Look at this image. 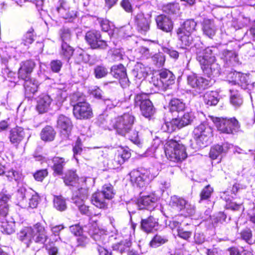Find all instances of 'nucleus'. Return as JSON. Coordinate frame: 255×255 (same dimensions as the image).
Returning <instances> with one entry per match:
<instances>
[{
    "label": "nucleus",
    "instance_id": "obj_1",
    "mask_svg": "<svg viewBox=\"0 0 255 255\" xmlns=\"http://www.w3.org/2000/svg\"><path fill=\"white\" fill-rule=\"evenodd\" d=\"M218 52L216 47H207L202 51H197V60L200 63L204 73L209 77L219 75L220 66L216 61L215 55Z\"/></svg>",
    "mask_w": 255,
    "mask_h": 255
},
{
    "label": "nucleus",
    "instance_id": "obj_2",
    "mask_svg": "<svg viewBox=\"0 0 255 255\" xmlns=\"http://www.w3.org/2000/svg\"><path fill=\"white\" fill-rule=\"evenodd\" d=\"M134 122V117L128 114H125L118 117L114 125L116 132L123 136H128V138L135 144H140L138 132L136 130L131 131L132 127Z\"/></svg>",
    "mask_w": 255,
    "mask_h": 255
},
{
    "label": "nucleus",
    "instance_id": "obj_3",
    "mask_svg": "<svg viewBox=\"0 0 255 255\" xmlns=\"http://www.w3.org/2000/svg\"><path fill=\"white\" fill-rule=\"evenodd\" d=\"M165 153L169 160L176 162L184 160L187 156L185 146L173 139L166 142Z\"/></svg>",
    "mask_w": 255,
    "mask_h": 255
},
{
    "label": "nucleus",
    "instance_id": "obj_4",
    "mask_svg": "<svg viewBox=\"0 0 255 255\" xmlns=\"http://www.w3.org/2000/svg\"><path fill=\"white\" fill-rule=\"evenodd\" d=\"M212 119L218 129L223 133H232L237 131L240 128L239 122L235 118L227 119L216 117Z\"/></svg>",
    "mask_w": 255,
    "mask_h": 255
},
{
    "label": "nucleus",
    "instance_id": "obj_5",
    "mask_svg": "<svg viewBox=\"0 0 255 255\" xmlns=\"http://www.w3.org/2000/svg\"><path fill=\"white\" fill-rule=\"evenodd\" d=\"M73 112L77 119L87 120L93 117V112L90 104L81 97H78L77 103L73 105Z\"/></svg>",
    "mask_w": 255,
    "mask_h": 255
},
{
    "label": "nucleus",
    "instance_id": "obj_6",
    "mask_svg": "<svg viewBox=\"0 0 255 255\" xmlns=\"http://www.w3.org/2000/svg\"><path fill=\"white\" fill-rule=\"evenodd\" d=\"M129 175L133 185L139 188L145 187L153 178L149 171L144 169L133 170Z\"/></svg>",
    "mask_w": 255,
    "mask_h": 255
},
{
    "label": "nucleus",
    "instance_id": "obj_7",
    "mask_svg": "<svg viewBox=\"0 0 255 255\" xmlns=\"http://www.w3.org/2000/svg\"><path fill=\"white\" fill-rule=\"evenodd\" d=\"M194 137L201 147L206 146L212 136V129L208 125L201 124L193 130Z\"/></svg>",
    "mask_w": 255,
    "mask_h": 255
},
{
    "label": "nucleus",
    "instance_id": "obj_8",
    "mask_svg": "<svg viewBox=\"0 0 255 255\" xmlns=\"http://www.w3.org/2000/svg\"><path fill=\"white\" fill-rule=\"evenodd\" d=\"M134 104L135 106L140 107L142 115L145 118H149L154 114V109L147 94H137L134 98Z\"/></svg>",
    "mask_w": 255,
    "mask_h": 255
},
{
    "label": "nucleus",
    "instance_id": "obj_9",
    "mask_svg": "<svg viewBox=\"0 0 255 255\" xmlns=\"http://www.w3.org/2000/svg\"><path fill=\"white\" fill-rule=\"evenodd\" d=\"M88 196V190L85 188H81L73 192L71 198L72 202L78 208L82 214L89 215L90 210L89 206L85 204V201Z\"/></svg>",
    "mask_w": 255,
    "mask_h": 255
},
{
    "label": "nucleus",
    "instance_id": "obj_10",
    "mask_svg": "<svg viewBox=\"0 0 255 255\" xmlns=\"http://www.w3.org/2000/svg\"><path fill=\"white\" fill-rule=\"evenodd\" d=\"M17 197L21 202L29 200V207L31 208L37 207L39 201L38 194L32 189H26L24 187H19L17 191Z\"/></svg>",
    "mask_w": 255,
    "mask_h": 255
},
{
    "label": "nucleus",
    "instance_id": "obj_11",
    "mask_svg": "<svg viewBox=\"0 0 255 255\" xmlns=\"http://www.w3.org/2000/svg\"><path fill=\"white\" fill-rule=\"evenodd\" d=\"M85 40L92 49L105 50L108 46L107 42L101 39L100 32L96 30L88 31Z\"/></svg>",
    "mask_w": 255,
    "mask_h": 255
},
{
    "label": "nucleus",
    "instance_id": "obj_12",
    "mask_svg": "<svg viewBox=\"0 0 255 255\" xmlns=\"http://www.w3.org/2000/svg\"><path fill=\"white\" fill-rule=\"evenodd\" d=\"M187 83L190 87L200 93L208 87L209 81L195 73H190L187 76Z\"/></svg>",
    "mask_w": 255,
    "mask_h": 255
},
{
    "label": "nucleus",
    "instance_id": "obj_13",
    "mask_svg": "<svg viewBox=\"0 0 255 255\" xmlns=\"http://www.w3.org/2000/svg\"><path fill=\"white\" fill-rule=\"evenodd\" d=\"M158 197L154 194L144 196L139 198L136 202V205L139 210H153L156 206Z\"/></svg>",
    "mask_w": 255,
    "mask_h": 255
},
{
    "label": "nucleus",
    "instance_id": "obj_14",
    "mask_svg": "<svg viewBox=\"0 0 255 255\" xmlns=\"http://www.w3.org/2000/svg\"><path fill=\"white\" fill-rule=\"evenodd\" d=\"M134 21L137 26L138 30L141 33H145L150 27L151 15H144L142 12L138 13L135 16Z\"/></svg>",
    "mask_w": 255,
    "mask_h": 255
},
{
    "label": "nucleus",
    "instance_id": "obj_15",
    "mask_svg": "<svg viewBox=\"0 0 255 255\" xmlns=\"http://www.w3.org/2000/svg\"><path fill=\"white\" fill-rule=\"evenodd\" d=\"M59 6L57 8V11L60 16L64 19L70 20L76 16V11L69 6L65 0H59Z\"/></svg>",
    "mask_w": 255,
    "mask_h": 255
},
{
    "label": "nucleus",
    "instance_id": "obj_16",
    "mask_svg": "<svg viewBox=\"0 0 255 255\" xmlns=\"http://www.w3.org/2000/svg\"><path fill=\"white\" fill-rule=\"evenodd\" d=\"M33 240L36 243L43 244L47 239L44 227L39 223H36L32 228Z\"/></svg>",
    "mask_w": 255,
    "mask_h": 255
},
{
    "label": "nucleus",
    "instance_id": "obj_17",
    "mask_svg": "<svg viewBox=\"0 0 255 255\" xmlns=\"http://www.w3.org/2000/svg\"><path fill=\"white\" fill-rule=\"evenodd\" d=\"M35 67L33 61L27 60L23 62L18 70V77L22 80L29 79L30 74Z\"/></svg>",
    "mask_w": 255,
    "mask_h": 255
},
{
    "label": "nucleus",
    "instance_id": "obj_18",
    "mask_svg": "<svg viewBox=\"0 0 255 255\" xmlns=\"http://www.w3.org/2000/svg\"><path fill=\"white\" fill-rule=\"evenodd\" d=\"M89 234L91 238L97 242V246L100 244L104 245L106 243L107 235L106 232L93 226L89 230Z\"/></svg>",
    "mask_w": 255,
    "mask_h": 255
},
{
    "label": "nucleus",
    "instance_id": "obj_19",
    "mask_svg": "<svg viewBox=\"0 0 255 255\" xmlns=\"http://www.w3.org/2000/svg\"><path fill=\"white\" fill-rule=\"evenodd\" d=\"M157 27L165 32L171 31L173 27V22L168 16L160 14L158 15L156 19Z\"/></svg>",
    "mask_w": 255,
    "mask_h": 255
},
{
    "label": "nucleus",
    "instance_id": "obj_20",
    "mask_svg": "<svg viewBox=\"0 0 255 255\" xmlns=\"http://www.w3.org/2000/svg\"><path fill=\"white\" fill-rule=\"evenodd\" d=\"M57 126L63 134L67 136L71 131L72 125L69 118L61 115L58 118Z\"/></svg>",
    "mask_w": 255,
    "mask_h": 255
},
{
    "label": "nucleus",
    "instance_id": "obj_21",
    "mask_svg": "<svg viewBox=\"0 0 255 255\" xmlns=\"http://www.w3.org/2000/svg\"><path fill=\"white\" fill-rule=\"evenodd\" d=\"M131 154L128 150L121 149L115 153L114 158L111 160L114 168H118L130 157Z\"/></svg>",
    "mask_w": 255,
    "mask_h": 255
},
{
    "label": "nucleus",
    "instance_id": "obj_22",
    "mask_svg": "<svg viewBox=\"0 0 255 255\" xmlns=\"http://www.w3.org/2000/svg\"><path fill=\"white\" fill-rule=\"evenodd\" d=\"M231 74L232 75V77L233 78L231 82L233 84L240 85L242 88L245 89L252 87V85L249 84V77L247 75L236 72Z\"/></svg>",
    "mask_w": 255,
    "mask_h": 255
},
{
    "label": "nucleus",
    "instance_id": "obj_23",
    "mask_svg": "<svg viewBox=\"0 0 255 255\" xmlns=\"http://www.w3.org/2000/svg\"><path fill=\"white\" fill-rule=\"evenodd\" d=\"M158 226L157 220L152 216H149L145 219H142L140 226L141 229L146 233H150L156 230Z\"/></svg>",
    "mask_w": 255,
    "mask_h": 255
},
{
    "label": "nucleus",
    "instance_id": "obj_24",
    "mask_svg": "<svg viewBox=\"0 0 255 255\" xmlns=\"http://www.w3.org/2000/svg\"><path fill=\"white\" fill-rule=\"evenodd\" d=\"M230 147L228 143H224L222 145L217 144L211 148L209 156L212 159H216L223 154H225Z\"/></svg>",
    "mask_w": 255,
    "mask_h": 255
},
{
    "label": "nucleus",
    "instance_id": "obj_25",
    "mask_svg": "<svg viewBox=\"0 0 255 255\" xmlns=\"http://www.w3.org/2000/svg\"><path fill=\"white\" fill-rule=\"evenodd\" d=\"M52 101V99L49 95H41L36 106L38 112L41 114L46 112L49 109Z\"/></svg>",
    "mask_w": 255,
    "mask_h": 255
},
{
    "label": "nucleus",
    "instance_id": "obj_26",
    "mask_svg": "<svg viewBox=\"0 0 255 255\" xmlns=\"http://www.w3.org/2000/svg\"><path fill=\"white\" fill-rule=\"evenodd\" d=\"M91 203L96 207L102 209L108 208V200L100 191L93 193L91 198Z\"/></svg>",
    "mask_w": 255,
    "mask_h": 255
},
{
    "label": "nucleus",
    "instance_id": "obj_27",
    "mask_svg": "<svg viewBox=\"0 0 255 255\" xmlns=\"http://www.w3.org/2000/svg\"><path fill=\"white\" fill-rule=\"evenodd\" d=\"M111 72L115 78L125 82L128 81L126 68L122 64L113 66Z\"/></svg>",
    "mask_w": 255,
    "mask_h": 255
},
{
    "label": "nucleus",
    "instance_id": "obj_28",
    "mask_svg": "<svg viewBox=\"0 0 255 255\" xmlns=\"http://www.w3.org/2000/svg\"><path fill=\"white\" fill-rule=\"evenodd\" d=\"M24 80L25 95L27 97L30 98L31 95L34 94L37 91L38 88V82L34 79H31L30 78L29 79H27Z\"/></svg>",
    "mask_w": 255,
    "mask_h": 255
},
{
    "label": "nucleus",
    "instance_id": "obj_29",
    "mask_svg": "<svg viewBox=\"0 0 255 255\" xmlns=\"http://www.w3.org/2000/svg\"><path fill=\"white\" fill-rule=\"evenodd\" d=\"M177 34L180 44L182 48L192 46L194 40L191 34L184 32L181 29H178Z\"/></svg>",
    "mask_w": 255,
    "mask_h": 255
},
{
    "label": "nucleus",
    "instance_id": "obj_30",
    "mask_svg": "<svg viewBox=\"0 0 255 255\" xmlns=\"http://www.w3.org/2000/svg\"><path fill=\"white\" fill-rule=\"evenodd\" d=\"M18 239L29 246L31 240H33L32 227H24L17 235Z\"/></svg>",
    "mask_w": 255,
    "mask_h": 255
},
{
    "label": "nucleus",
    "instance_id": "obj_31",
    "mask_svg": "<svg viewBox=\"0 0 255 255\" xmlns=\"http://www.w3.org/2000/svg\"><path fill=\"white\" fill-rule=\"evenodd\" d=\"M52 169L54 174L57 175L63 174L64 167L66 164L65 159L63 157L55 156L52 159Z\"/></svg>",
    "mask_w": 255,
    "mask_h": 255
},
{
    "label": "nucleus",
    "instance_id": "obj_32",
    "mask_svg": "<svg viewBox=\"0 0 255 255\" xmlns=\"http://www.w3.org/2000/svg\"><path fill=\"white\" fill-rule=\"evenodd\" d=\"M23 129L20 127L12 128L10 131L9 139L12 143H18L24 137Z\"/></svg>",
    "mask_w": 255,
    "mask_h": 255
},
{
    "label": "nucleus",
    "instance_id": "obj_33",
    "mask_svg": "<svg viewBox=\"0 0 255 255\" xmlns=\"http://www.w3.org/2000/svg\"><path fill=\"white\" fill-rule=\"evenodd\" d=\"M186 201L181 197L174 195L171 197L169 206L175 211L181 212L186 204Z\"/></svg>",
    "mask_w": 255,
    "mask_h": 255
},
{
    "label": "nucleus",
    "instance_id": "obj_34",
    "mask_svg": "<svg viewBox=\"0 0 255 255\" xmlns=\"http://www.w3.org/2000/svg\"><path fill=\"white\" fill-rule=\"evenodd\" d=\"M176 119L177 120L178 127L182 128L190 124L194 119V116L192 112H186L183 115L178 116Z\"/></svg>",
    "mask_w": 255,
    "mask_h": 255
},
{
    "label": "nucleus",
    "instance_id": "obj_35",
    "mask_svg": "<svg viewBox=\"0 0 255 255\" xmlns=\"http://www.w3.org/2000/svg\"><path fill=\"white\" fill-rule=\"evenodd\" d=\"M10 196L4 193H0V215L5 217L9 211L8 202Z\"/></svg>",
    "mask_w": 255,
    "mask_h": 255
},
{
    "label": "nucleus",
    "instance_id": "obj_36",
    "mask_svg": "<svg viewBox=\"0 0 255 255\" xmlns=\"http://www.w3.org/2000/svg\"><path fill=\"white\" fill-rule=\"evenodd\" d=\"M159 76L166 88L172 85L175 79L173 74L171 71L166 69L161 70Z\"/></svg>",
    "mask_w": 255,
    "mask_h": 255
},
{
    "label": "nucleus",
    "instance_id": "obj_37",
    "mask_svg": "<svg viewBox=\"0 0 255 255\" xmlns=\"http://www.w3.org/2000/svg\"><path fill=\"white\" fill-rule=\"evenodd\" d=\"M202 29L204 33L210 38H212L216 33V28L214 22L209 19L204 20Z\"/></svg>",
    "mask_w": 255,
    "mask_h": 255
},
{
    "label": "nucleus",
    "instance_id": "obj_38",
    "mask_svg": "<svg viewBox=\"0 0 255 255\" xmlns=\"http://www.w3.org/2000/svg\"><path fill=\"white\" fill-rule=\"evenodd\" d=\"M132 73L138 79H144L147 75V67L141 63H137L134 66Z\"/></svg>",
    "mask_w": 255,
    "mask_h": 255
},
{
    "label": "nucleus",
    "instance_id": "obj_39",
    "mask_svg": "<svg viewBox=\"0 0 255 255\" xmlns=\"http://www.w3.org/2000/svg\"><path fill=\"white\" fill-rule=\"evenodd\" d=\"M185 104L183 102L182 100L180 99L173 98L170 101L169 109L170 111L172 112H182L185 109Z\"/></svg>",
    "mask_w": 255,
    "mask_h": 255
},
{
    "label": "nucleus",
    "instance_id": "obj_40",
    "mask_svg": "<svg viewBox=\"0 0 255 255\" xmlns=\"http://www.w3.org/2000/svg\"><path fill=\"white\" fill-rule=\"evenodd\" d=\"M40 135L44 141H52L55 137V132L52 127L46 126L41 130Z\"/></svg>",
    "mask_w": 255,
    "mask_h": 255
},
{
    "label": "nucleus",
    "instance_id": "obj_41",
    "mask_svg": "<svg viewBox=\"0 0 255 255\" xmlns=\"http://www.w3.org/2000/svg\"><path fill=\"white\" fill-rule=\"evenodd\" d=\"M220 56L226 62H236L237 61V55L233 50L225 49L220 54Z\"/></svg>",
    "mask_w": 255,
    "mask_h": 255
},
{
    "label": "nucleus",
    "instance_id": "obj_42",
    "mask_svg": "<svg viewBox=\"0 0 255 255\" xmlns=\"http://www.w3.org/2000/svg\"><path fill=\"white\" fill-rule=\"evenodd\" d=\"M218 97V94L216 92H207L204 96V102L209 106L216 105L219 102Z\"/></svg>",
    "mask_w": 255,
    "mask_h": 255
},
{
    "label": "nucleus",
    "instance_id": "obj_43",
    "mask_svg": "<svg viewBox=\"0 0 255 255\" xmlns=\"http://www.w3.org/2000/svg\"><path fill=\"white\" fill-rule=\"evenodd\" d=\"M79 178L75 171L69 170L66 173L64 182L66 185L75 186Z\"/></svg>",
    "mask_w": 255,
    "mask_h": 255
},
{
    "label": "nucleus",
    "instance_id": "obj_44",
    "mask_svg": "<svg viewBox=\"0 0 255 255\" xmlns=\"http://www.w3.org/2000/svg\"><path fill=\"white\" fill-rule=\"evenodd\" d=\"M100 192L108 200L112 199L116 194L113 185L110 183L104 184Z\"/></svg>",
    "mask_w": 255,
    "mask_h": 255
},
{
    "label": "nucleus",
    "instance_id": "obj_45",
    "mask_svg": "<svg viewBox=\"0 0 255 255\" xmlns=\"http://www.w3.org/2000/svg\"><path fill=\"white\" fill-rule=\"evenodd\" d=\"M196 24V22L194 19H187L178 29H181L184 32L191 34L195 30Z\"/></svg>",
    "mask_w": 255,
    "mask_h": 255
},
{
    "label": "nucleus",
    "instance_id": "obj_46",
    "mask_svg": "<svg viewBox=\"0 0 255 255\" xmlns=\"http://www.w3.org/2000/svg\"><path fill=\"white\" fill-rule=\"evenodd\" d=\"M168 241L167 236L156 235L150 241V246L152 248H157L166 243Z\"/></svg>",
    "mask_w": 255,
    "mask_h": 255
},
{
    "label": "nucleus",
    "instance_id": "obj_47",
    "mask_svg": "<svg viewBox=\"0 0 255 255\" xmlns=\"http://www.w3.org/2000/svg\"><path fill=\"white\" fill-rule=\"evenodd\" d=\"M74 52L73 48L67 42L62 43L60 54L61 56L69 60Z\"/></svg>",
    "mask_w": 255,
    "mask_h": 255
},
{
    "label": "nucleus",
    "instance_id": "obj_48",
    "mask_svg": "<svg viewBox=\"0 0 255 255\" xmlns=\"http://www.w3.org/2000/svg\"><path fill=\"white\" fill-rule=\"evenodd\" d=\"M162 129L168 132H172L176 130V128H180L178 127L177 120L176 118L173 119L170 122H165L162 127Z\"/></svg>",
    "mask_w": 255,
    "mask_h": 255
},
{
    "label": "nucleus",
    "instance_id": "obj_49",
    "mask_svg": "<svg viewBox=\"0 0 255 255\" xmlns=\"http://www.w3.org/2000/svg\"><path fill=\"white\" fill-rule=\"evenodd\" d=\"M230 92L231 103L235 107H240L243 104V99L240 93L238 91H234L233 90H230Z\"/></svg>",
    "mask_w": 255,
    "mask_h": 255
},
{
    "label": "nucleus",
    "instance_id": "obj_50",
    "mask_svg": "<svg viewBox=\"0 0 255 255\" xmlns=\"http://www.w3.org/2000/svg\"><path fill=\"white\" fill-rule=\"evenodd\" d=\"M60 38L62 43L70 41L72 37V32L70 28L63 27L59 31Z\"/></svg>",
    "mask_w": 255,
    "mask_h": 255
},
{
    "label": "nucleus",
    "instance_id": "obj_51",
    "mask_svg": "<svg viewBox=\"0 0 255 255\" xmlns=\"http://www.w3.org/2000/svg\"><path fill=\"white\" fill-rule=\"evenodd\" d=\"M213 192L214 189L210 185L206 186L200 192L199 202H200L203 200H209Z\"/></svg>",
    "mask_w": 255,
    "mask_h": 255
},
{
    "label": "nucleus",
    "instance_id": "obj_52",
    "mask_svg": "<svg viewBox=\"0 0 255 255\" xmlns=\"http://www.w3.org/2000/svg\"><path fill=\"white\" fill-rule=\"evenodd\" d=\"M163 11L169 14L177 13L179 11V6L177 3H168L163 6Z\"/></svg>",
    "mask_w": 255,
    "mask_h": 255
},
{
    "label": "nucleus",
    "instance_id": "obj_53",
    "mask_svg": "<svg viewBox=\"0 0 255 255\" xmlns=\"http://www.w3.org/2000/svg\"><path fill=\"white\" fill-rule=\"evenodd\" d=\"M54 206L56 209L61 211L65 210L67 208L65 201L61 196L54 197Z\"/></svg>",
    "mask_w": 255,
    "mask_h": 255
},
{
    "label": "nucleus",
    "instance_id": "obj_54",
    "mask_svg": "<svg viewBox=\"0 0 255 255\" xmlns=\"http://www.w3.org/2000/svg\"><path fill=\"white\" fill-rule=\"evenodd\" d=\"M33 29L30 28L23 35L22 38V43L25 46L31 44L34 41Z\"/></svg>",
    "mask_w": 255,
    "mask_h": 255
},
{
    "label": "nucleus",
    "instance_id": "obj_55",
    "mask_svg": "<svg viewBox=\"0 0 255 255\" xmlns=\"http://www.w3.org/2000/svg\"><path fill=\"white\" fill-rule=\"evenodd\" d=\"M108 73V69L104 66L98 65L94 68V74L97 79L105 77Z\"/></svg>",
    "mask_w": 255,
    "mask_h": 255
},
{
    "label": "nucleus",
    "instance_id": "obj_56",
    "mask_svg": "<svg viewBox=\"0 0 255 255\" xmlns=\"http://www.w3.org/2000/svg\"><path fill=\"white\" fill-rule=\"evenodd\" d=\"M111 58L114 61H119L124 59V52L121 49H114L110 51Z\"/></svg>",
    "mask_w": 255,
    "mask_h": 255
},
{
    "label": "nucleus",
    "instance_id": "obj_57",
    "mask_svg": "<svg viewBox=\"0 0 255 255\" xmlns=\"http://www.w3.org/2000/svg\"><path fill=\"white\" fill-rule=\"evenodd\" d=\"M181 212L182 214H184L186 216H192L195 213V207L194 205L186 201V204L183 206V210Z\"/></svg>",
    "mask_w": 255,
    "mask_h": 255
},
{
    "label": "nucleus",
    "instance_id": "obj_58",
    "mask_svg": "<svg viewBox=\"0 0 255 255\" xmlns=\"http://www.w3.org/2000/svg\"><path fill=\"white\" fill-rule=\"evenodd\" d=\"M154 64L158 67L162 66L165 62V57L162 53L155 54L151 57Z\"/></svg>",
    "mask_w": 255,
    "mask_h": 255
},
{
    "label": "nucleus",
    "instance_id": "obj_59",
    "mask_svg": "<svg viewBox=\"0 0 255 255\" xmlns=\"http://www.w3.org/2000/svg\"><path fill=\"white\" fill-rule=\"evenodd\" d=\"M192 232L181 227L177 229V236L185 240H188L192 236Z\"/></svg>",
    "mask_w": 255,
    "mask_h": 255
},
{
    "label": "nucleus",
    "instance_id": "obj_60",
    "mask_svg": "<svg viewBox=\"0 0 255 255\" xmlns=\"http://www.w3.org/2000/svg\"><path fill=\"white\" fill-rule=\"evenodd\" d=\"M242 239L249 244H252L254 241L252 238V233L250 229H247L243 231L241 233Z\"/></svg>",
    "mask_w": 255,
    "mask_h": 255
},
{
    "label": "nucleus",
    "instance_id": "obj_61",
    "mask_svg": "<svg viewBox=\"0 0 255 255\" xmlns=\"http://www.w3.org/2000/svg\"><path fill=\"white\" fill-rule=\"evenodd\" d=\"M63 65V63L60 60H53L50 62V68L52 72L59 73Z\"/></svg>",
    "mask_w": 255,
    "mask_h": 255
},
{
    "label": "nucleus",
    "instance_id": "obj_62",
    "mask_svg": "<svg viewBox=\"0 0 255 255\" xmlns=\"http://www.w3.org/2000/svg\"><path fill=\"white\" fill-rule=\"evenodd\" d=\"M136 52L140 55L139 57L141 58H148L152 55L149 49L143 46L138 47L136 50Z\"/></svg>",
    "mask_w": 255,
    "mask_h": 255
},
{
    "label": "nucleus",
    "instance_id": "obj_63",
    "mask_svg": "<svg viewBox=\"0 0 255 255\" xmlns=\"http://www.w3.org/2000/svg\"><path fill=\"white\" fill-rule=\"evenodd\" d=\"M151 82L158 89L166 88L159 77L153 76L152 78Z\"/></svg>",
    "mask_w": 255,
    "mask_h": 255
},
{
    "label": "nucleus",
    "instance_id": "obj_64",
    "mask_svg": "<svg viewBox=\"0 0 255 255\" xmlns=\"http://www.w3.org/2000/svg\"><path fill=\"white\" fill-rule=\"evenodd\" d=\"M226 206L227 209H229L233 211H238L242 208V204H237L236 202L228 200L226 201Z\"/></svg>",
    "mask_w": 255,
    "mask_h": 255
}]
</instances>
